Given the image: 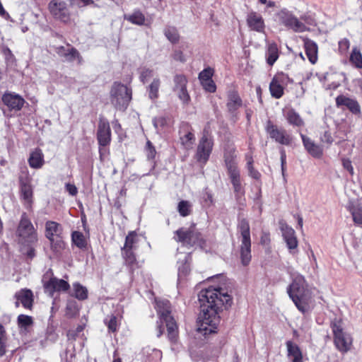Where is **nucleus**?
<instances>
[{"instance_id": "f257e3e1", "label": "nucleus", "mask_w": 362, "mask_h": 362, "mask_svg": "<svg viewBox=\"0 0 362 362\" xmlns=\"http://www.w3.org/2000/svg\"><path fill=\"white\" fill-rule=\"evenodd\" d=\"M212 278L218 279L219 284L216 287L202 290L199 294L201 312L197 331L204 335L216 332L222 306H230L232 303V298L228 294L231 283L222 274Z\"/></svg>"}, {"instance_id": "f03ea898", "label": "nucleus", "mask_w": 362, "mask_h": 362, "mask_svg": "<svg viewBox=\"0 0 362 362\" xmlns=\"http://www.w3.org/2000/svg\"><path fill=\"white\" fill-rule=\"evenodd\" d=\"M132 100V90L127 86L115 82L110 90V101L119 110H125Z\"/></svg>"}, {"instance_id": "7ed1b4c3", "label": "nucleus", "mask_w": 362, "mask_h": 362, "mask_svg": "<svg viewBox=\"0 0 362 362\" xmlns=\"http://www.w3.org/2000/svg\"><path fill=\"white\" fill-rule=\"evenodd\" d=\"M17 235L18 241L25 246H31L38 240L37 231L25 213L21 215Z\"/></svg>"}, {"instance_id": "20e7f679", "label": "nucleus", "mask_w": 362, "mask_h": 362, "mask_svg": "<svg viewBox=\"0 0 362 362\" xmlns=\"http://www.w3.org/2000/svg\"><path fill=\"white\" fill-rule=\"evenodd\" d=\"M177 241L185 243L192 247H199L203 248L205 246V240L202 233L198 231L194 225L188 228H181L175 232Z\"/></svg>"}, {"instance_id": "39448f33", "label": "nucleus", "mask_w": 362, "mask_h": 362, "mask_svg": "<svg viewBox=\"0 0 362 362\" xmlns=\"http://www.w3.org/2000/svg\"><path fill=\"white\" fill-rule=\"evenodd\" d=\"M177 241L185 243L192 247H199L203 248L205 246V240L202 233L198 231L194 225L188 228H181L175 232Z\"/></svg>"}, {"instance_id": "423d86ee", "label": "nucleus", "mask_w": 362, "mask_h": 362, "mask_svg": "<svg viewBox=\"0 0 362 362\" xmlns=\"http://www.w3.org/2000/svg\"><path fill=\"white\" fill-rule=\"evenodd\" d=\"M276 16L279 23L286 28L296 33H303L308 30L307 26L300 21L291 11L286 8L281 9Z\"/></svg>"}, {"instance_id": "0eeeda50", "label": "nucleus", "mask_w": 362, "mask_h": 362, "mask_svg": "<svg viewBox=\"0 0 362 362\" xmlns=\"http://www.w3.org/2000/svg\"><path fill=\"white\" fill-rule=\"evenodd\" d=\"M42 283L46 293L52 297L55 291H67L70 286L63 279H59L54 276L51 269H49L43 275Z\"/></svg>"}, {"instance_id": "6e6552de", "label": "nucleus", "mask_w": 362, "mask_h": 362, "mask_svg": "<svg viewBox=\"0 0 362 362\" xmlns=\"http://www.w3.org/2000/svg\"><path fill=\"white\" fill-rule=\"evenodd\" d=\"M288 294L300 312L305 313L310 310L312 293L308 288L301 290L296 289V291L288 292Z\"/></svg>"}, {"instance_id": "1a4fd4ad", "label": "nucleus", "mask_w": 362, "mask_h": 362, "mask_svg": "<svg viewBox=\"0 0 362 362\" xmlns=\"http://www.w3.org/2000/svg\"><path fill=\"white\" fill-rule=\"evenodd\" d=\"M334 333V342L337 349L341 353H346L350 350L352 344V338L351 336L343 332L341 326L334 322L332 325Z\"/></svg>"}, {"instance_id": "9d476101", "label": "nucleus", "mask_w": 362, "mask_h": 362, "mask_svg": "<svg viewBox=\"0 0 362 362\" xmlns=\"http://www.w3.org/2000/svg\"><path fill=\"white\" fill-rule=\"evenodd\" d=\"M31 182L32 178L28 172H22L19 176L20 194L26 208H30L33 203V187Z\"/></svg>"}, {"instance_id": "9b49d317", "label": "nucleus", "mask_w": 362, "mask_h": 362, "mask_svg": "<svg viewBox=\"0 0 362 362\" xmlns=\"http://www.w3.org/2000/svg\"><path fill=\"white\" fill-rule=\"evenodd\" d=\"M265 129L270 138L276 142L285 146H289L291 144V135L284 129L279 128L270 120L267 121Z\"/></svg>"}, {"instance_id": "f8f14e48", "label": "nucleus", "mask_w": 362, "mask_h": 362, "mask_svg": "<svg viewBox=\"0 0 362 362\" xmlns=\"http://www.w3.org/2000/svg\"><path fill=\"white\" fill-rule=\"evenodd\" d=\"M173 91L184 105H188L190 96L187 90L188 83L187 77L183 74H176L173 78Z\"/></svg>"}, {"instance_id": "ddd939ff", "label": "nucleus", "mask_w": 362, "mask_h": 362, "mask_svg": "<svg viewBox=\"0 0 362 362\" xmlns=\"http://www.w3.org/2000/svg\"><path fill=\"white\" fill-rule=\"evenodd\" d=\"M48 8L55 18L65 23L69 21L70 13L65 1L52 0L48 5Z\"/></svg>"}, {"instance_id": "4468645a", "label": "nucleus", "mask_w": 362, "mask_h": 362, "mask_svg": "<svg viewBox=\"0 0 362 362\" xmlns=\"http://www.w3.org/2000/svg\"><path fill=\"white\" fill-rule=\"evenodd\" d=\"M213 140L207 135L204 134L199 140L196 158L200 163H205L209 160L213 148Z\"/></svg>"}, {"instance_id": "2eb2a0df", "label": "nucleus", "mask_w": 362, "mask_h": 362, "mask_svg": "<svg viewBox=\"0 0 362 362\" xmlns=\"http://www.w3.org/2000/svg\"><path fill=\"white\" fill-rule=\"evenodd\" d=\"M62 233V226L61 224L48 221L45 223V236L49 240L51 243L54 240L57 242L59 248L63 247L64 243L61 240V234Z\"/></svg>"}, {"instance_id": "dca6fc26", "label": "nucleus", "mask_w": 362, "mask_h": 362, "mask_svg": "<svg viewBox=\"0 0 362 362\" xmlns=\"http://www.w3.org/2000/svg\"><path fill=\"white\" fill-rule=\"evenodd\" d=\"M2 102L10 110L15 111L21 110L25 103L20 95L11 92H6L3 95Z\"/></svg>"}, {"instance_id": "f3484780", "label": "nucleus", "mask_w": 362, "mask_h": 362, "mask_svg": "<svg viewBox=\"0 0 362 362\" xmlns=\"http://www.w3.org/2000/svg\"><path fill=\"white\" fill-rule=\"evenodd\" d=\"M97 139L100 146H106L111 141V130L107 121L101 119L98 124Z\"/></svg>"}, {"instance_id": "a211bd4d", "label": "nucleus", "mask_w": 362, "mask_h": 362, "mask_svg": "<svg viewBox=\"0 0 362 362\" xmlns=\"http://www.w3.org/2000/svg\"><path fill=\"white\" fill-rule=\"evenodd\" d=\"M279 228L288 249H296L298 241L294 230L283 221L279 222Z\"/></svg>"}, {"instance_id": "6ab92c4d", "label": "nucleus", "mask_w": 362, "mask_h": 362, "mask_svg": "<svg viewBox=\"0 0 362 362\" xmlns=\"http://www.w3.org/2000/svg\"><path fill=\"white\" fill-rule=\"evenodd\" d=\"M16 301L15 303L16 307H18L20 303L26 308L31 309L33 302V292L29 289H21L16 292L15 294Z\"/></svg>"}, {"instance_id": "aec40b11", "label": "nucleus", "mask_w": 362, "mask_h": 362, "mask_svg": "<svg viewBox=\"0 0 362 362\" xmlns=\"http://www.w3.org/2000/svg\"><path fill=\"white\" fill-rule=\"evenodd\" d=\"M247 24L251 30L258 33L264 31V21L262 17L256 12H250L247 16Z\"/></svg>"}, {"instance_id": "412c9836", "label": "nucleus", "mask_w": 362, "mask_h": 362, "mask_svg": "<svg viewBox=\"0 0 362 362\" xmlns=\"http://www.w3.org/2000/svg\"><path fill=\"white\" fill-rule=\"evenodd\" d=\"M224 163L228 175L240 173V170L238 167L237 156L234 149H230L225 151Z\"/></svg>"}, {"instance_id": "4be33fe9", "label": "nucleus", "mask_w": 362, "mask_h": 362, "mask_svg": "<svg viewBox=\"0 0 362 362\" xmlns=\"http://www.w3.org/2000/svg\"><path fill=\"white\" fill-rule=\"evenodd\" d=\"M238 230L241 234V249H250L251 247V241H250V225L248 221L242 218L239 221L238 225Z\"/></svg>"}, {"instance_id": "5701e85b", "label": "nucleus", "mask_w": 362, "mask_h": 362, "mask_svg": "<svg viewBox=\"0 0 362 362\" xmlns=\"http://www.w3.org/2000/svg\"><path fill=\"white\" fill-rule=\"evenodd\" d=\"M300 137L302 139L303 146L309 154L317 158H319L322 156L323 150L320 145L315 144L311 139L303 134H300Z\"/></svg>"}, {"instance_id": "b1692460", "label": "nucleus", "mask_w": 362, "mask_h": 362, "mask_svg": "<svg viewBox=\"0 0 362 362\" xmlns=\"http://www.w3.org/2000/svg\"><path fill=\"white\" fill-rule=\"evenodd\" d=\"M336 104L337 107H346L353 114L358 115L361 113V107L354 99L341 95L337 97Z\"/></svg>"}, {"instance_id": "393cba45", "label": "nucleus", "mask_w": 362, "mask_h": 362, "mask_svg": "<svg viewBox=\"0 0 362 362\" xmlns=\"http://www.w3.org/2000/svg\"><path fill=\"white\" fill-rule=\"evenodd\" d=\"M227 108L229 112L236 118L238 110L242 107L243 101L239 95L234 91L230 92L228 95Z\"/></svg>"}, {"instance_id": "a878e982", "label": "nucleus", "mask_w": 362, "mask_h": 362, "mask_svg": "<svg viewBox=\"0 0 362 362\" xmlns=\"http://www.w3.org/2000/svg\"><path fill=\"white\" fill-rule=\"evenodd\" d=\"M178 258V279L187 275L189 271L190 254L180 252L177 254Z\"/></svg>"}, {"instance_id": "bb28decb", "label": "nucleus", "mask_w": 362, "mask_h": 362, "mask_svg": "<svg viewBox=\"0 0 362 362\" xmlns=\"http://www.w3.org/2000/svg\"><path fill=\"white\" fill-rule=\"evenodd\" d=\"M44 155L40 148H35L30 154L28 163L32 168L39 169L44 165Z\"/></svg>"}, {"instance_id": "cd10ccee", "label": "nucleus", "mask_w": 362, "mask_h": 362, "mask_svg": "<svg viewBox=\"0 0 362 362\" xmlns=\"http://www.w3.org/2000/svg\"><path fill=\"white\" fill-rule=\"evenodd\" d=\"M58 54L64 57L66 61L73 62L77 59L78 64L82 63V57L78 50L74 47L66 49L64 47H61L59 48Z\"/></svg>"}, {"instance_id": "c85d7f7f", "label": "nucleus", "mask_w": 362, "mask_h": 362, "mask_svg": "<svg viewBox=\"0 0 362 362\" xmlns=\"http://www.w3.org/2000/svg\"><path fill=\"white\" fill-rule=\"evenodd\" d=\"M233 191L237 199L240 198L245 194V189L241 182L240 172L228 175Z\"/></svg>"}, {"instance_id": "c756f323", "label": "nucleus", "mask_w": 362, "mask_h": 362, "mask_svg": "<svg viewBox=\"0 0 362 362\" xmlns=\"http://www.w3.org/2000/svg\"><path fill=\"white\" fill-rule=\"evenodd\" d=\"M305 54L309 61L313 64H315L317 60V45L311 40L306 39L304 42Z\"/></svg>"}, {"instance_id": "7c9ffc66", "label": "nucleus", "mask_w": 362, "mask_h": 362, "mask_svg": "<svg viewBox=\"0 0 362 362\" xmlns=\"http://www.w3.org/2000/svg\"><path fill=\"white\" fill-rule=\"evenodd\" d=\"M288 356L292 357V362H303V354L300 347L291 341L286 343Z\"/></svg>"}, {"instance_id": "2f4dec72", "label": "nucleus", "mask_w": 362, "mask_h": 362, "mask_svg": "<svg viewBox=\"0 0 362 362\" xmlns=\"http://www.w3.org/2000/svg\"><path fill=\"white\" fill-rule=\"evenodd\" d=\"M161 320L165 321L166 324L168 336L169 339L171 341H175L177 337V326L174 318L170 315L162 318Z\"/></svg>"}, {"instance_id": "473e14b6", "label": "nucleus", "mask_w": 362, "mask_h": 362, "mask_svg": "<svg viewBox=\"0 0 362 362\" xmlns=\"http://www.w3.org/2000/svg\"><path fill=\"white\" fill-rule=\"evenodd\" d=\"M161 81L158 76L154 77L151 83L146 87L148 97L153 101L159 97V88Z\"/></svg>"}, {"instance_id": "72a5a7b5", "label": "nucleus", "mask_w": 362, "mask_h": 362, "mask_svg": "<svg viewBox=\"0 0 362 362\" xmlns=\"http://www.w3.org/2000/svg\"><path fill=\"white\" fill-rule=\"evenodd\" d=\"M353 221L356 225L362 224V202H351L349 206Z\"/></svg>"}, {"instance_id": "f704fd0d", "label": "nucleus", "mask_w": 362, "mask_h": 362, "mask_svg": "<svg viewBox=\"0 0 362 362\" xmlns=\"http://www.w3.org/2000/svg\"><path fill=\"white\" fill-rule=\"evenodd\" d=\"M287 122L294 127H301L304 125V121L300 115L293 109L288 110L285 114Z\"/></svg>"}, {"instance_id": "c9c22d12", "label": "nucleus", "mask_w": 362, "mask_h": 362, "mask_svg": "<svg viewBox=\"0 0 362 362\" xmlns=\"http://www.w3.org/2000/svg\"><path fill=\"white\" fill-rule=\"evenodd\" d=\"M156 309L160 319L170 316V303L168 300H156Z\"/></svg>"}, {"instance_id": "e433bc0d", "label": "nucleus", "mask_w": 362, "mask_h": 362, "mask_svg": "<svg viewBox=\"0 0 362 362\" xmlns=\"http://www.w3.org/2000/svg\"><path fill=\"white\" fill-rule=\"evenodd\" d=\"M144 238L138 235L135 232H131L126 238L125 245L123 249H136L139 247V242L144 241Z\"/></svg>"}, {"instance_id": "4c0bfd02", "label": "nucleus", "mask_w": 362, "mask_h": 362, "mask_svg": "<svg viewBox=\"0 0 362 362\" xmlns=\"http://www.w3.org/2000/svg\"><path fill=\"white\" fill-rule=\"evenodd\" d=\"M17 323L21 332H28L33 325V320L31 316L21 314L18 316Z\"/></svg>"}, {"instance_id": "58836bf2", "label": "nucleus", "mask_w": 362, "mask_h": 362, "mask_svg": "<svg viewBox=\"0 0 362 362\" xmlns=\"http://www.w3.org/2000/svg\"><path fill=\"white\" fill-rule=\"evenodd\" d=\"M308 288V284L302 275L297 274L293 280L291 284L287 288V292L296 291V289H305Z\"/></svg>"}, {"instance_id": "ea45409f", "label": "nucleus", "mask_w": 362, "mask_h": 362, "mask_svg": "<svg viewBox=\"0 0 362 362\" xmlns=\"http://www.w3.org/2000/svg\"><path fill=\"white\" fill-rule=\"evenodd\" d=\"M124 19L132 24L143 25L145 23V16L140 11H134L132 13L124 16Z\"/></svg>"}, {"instance_id": "a19ab883", "label": "nucleus", "mask_w": 362, "mask_h": 362, "mask_svg": "<svg viewBox=\"0 0 362 362\" xmlns=\"http://www.w3.org/2000/svg\"><path fill=\"white\" fill-rule=\"evenodd\" d=\"M267 62L272 66L279 58V49L275 43L269 44L267 51Z\"/></svg>"}, {"instance_id": "79ce46f5", "label": "nucleus", "mask_w": 362, "mask_h": 362, "mask_svg": "<svg viewBox=\"0 0 362 362\" xmlns=\"http://www.w3.org/2000/svg\"><path fill=\"white\" fill-rule=\"evenodd\" d=\"M73 290L74 294L73 296L80 300H83L88 298V290L87 288L82 286L81 284L76 282L73 284Z\"/></svg>"}, {"instance_id": "37998d69", "label": "nucleus", "mask_w": 362, "mask_h": 362, "mask_svg": "<svg viewBox=\"0 0 362 362\" xmlns=\"http://www.w3.org/2000/svg\"><path fill=\"white\" fill-rule=\"evenodd\" d=\"M284 87L272 78L269 84V90L272 97L278 99L284 95Z\"/></svg>"}, {"instance_id": "c03bdc74", "label": "nucleus", "mask_w": 362, "mask_h": 362, "mask_svg": "<svg viewBox=\"0 0 362 362\" xmlns=\"http://www.w3.org/2000/svg\"><path fill=\"white\" fill-rule=\"evenodd\" d=\"M245 158L247 160L246 168L248 170L249 176L255 180H259L261 177V174L258 170L254 168L252 156L250 154H246Z\"/></svg>"}, {"instance_id": "a18cd8bd", "label": "nucleus", "mask_w": 362, "mask_h": 362, "mask_svg": "<svg viewBox=\"0 0 362 362\" xmlns=\"http://www.w3.org/2000/svg\"><path fill=\"white\" fill-rule=\"evenodd\" d=\"M71 240L74 245L79 249H82L86 247V239L81 232H73L71 234Z\"/></svg>"}, {"instance_id": "49530a36", "label": "nucleus", "mask_w": 362, "mask_h": 362, "mask_svg": "<svg viewBox=\"0 0 362 362\" xmlns=\"http://www.w3.org/2000/svg\"><path fill=\"white\" fill-rule=\"evenodd\" d=\"M192 204L189 201L182 200L178 203L177 211L180 216L185 217L192 212Z\"/></svg>"}, {"instance_id": "de8ad7c7", "label": "nucleus", "mask_w": 362, "mask_h": 362, "mask_svg": "<svg viewBox=\"0 0 362 362\" xmlns=\"http://www.w3.org/2000/svg\"><path fill=\"white\" fill-rule=\"evenodd\" d=\"M350 62L358 69L362 68V54L356 48H354L350 56Z\"/></svg>"}, {"instance_id": "09e8293b", "label": "nucleus", "mask_w": 362, "mask_h": 362, "mask_svg": "<svg viewBox=\"0 0 362 362\" xmlns=\"http://www.w3.org/2000/svg\"><path fill=\"white\" fill-rule=\"evenodd\" d=\"M164 33L165 37L172 43H176L179 40V34L177 29L175 27L168 26L165 30Z\"/></svg>"}, {"instance_id": "8fccbe9b", "label": "nucleus", "mask_w": 362, "mask_h": 362, "mask_svg": "<svg viewBox=\"0 0 362 362\" xmlns=\"http://www.w3.org/2000/svg\"><path fill=\"white\" fill-rule=\"evenodd\" d=\"M181 144L186 149L192 148L195 140L194 135L188 132L180 138Z\"/></svg>"}, {"instance_id": "3c124183", "label": "nucleus", "mask_w": 362, "mask_h": 362, "mask_svg": "<svg viewBox=\"0 0 362 362\" xmlns=\"http://www.w3.org/2000/svg\"><path fill=\"white\" fill-rule=\"evenodd\" d=\"M154 76V71L148 68L144 67L140 70L139 79L145 83L148 79Z\"/></svg>"}, {"instance_id": "603ef678", "label": "nucleus", "mask_w": 362, "mask_h": 362, "mask_svg": "<svg viewBox=\"0 0 362 362\" xmlns=\"http://www.w3.org/2000/svg\"><path fill=\"white\" fill-rule=\"evenodd\" d=\"M6 331L4 327L0 324V356L6 353Z\"/></svg>"}, {"instance_id": "864d4df0", "label": "nucleus", "mask_w": 362, "mask_h": 362, "mask_svg": "<svg viewBox=\"0 0 362 362\" xmlns=\"http://www.w3.org/2000/svg\"><path fill=\"white\" fill-rule=\"evenodd\" d=\"M273 78L275 80V81L280 83L284 87L292 81L287 74L282 72L276 74Z\"/></svg>"}, {"instance_id": "5fc2aeb1", "label": "nucleus", "mask_w": 362, "mask_h": 362, "mask_svg": "<svg viewBox=\"0 0 362 362\" xmlns=\"http://www.w3.org/2000/svg\"><path fill=\"white\" fill-rule=\"evenodd\" d=\"M105 323L107 325L108 329L112 332L117 331V317L115 315H110L105 320Z\"/></svg>"}, {"instance_id": "6e6d98bb", "label": "nucleus", "mask_w": 362, "mask_h": 362, "mask_svg": "<svg viewBox=\"0 0 362 362\" xmlns=\"http://www.w3.org/2000/svg\"><path fill=\"white\" fill-rule=\"evenodd\" d=\"M122 256L124 259L125 263L128 265L132 266L136 262V257L133 250H124Z\"/></svg>"}, {"instance_id": "4d7b16f0", "label": "nucleus", "mask_w": 362, "mask_h": 362, "mask_svg": "<svg viewBox=\"0 0 362 362\" xmlns=\"http://www.w3.org/2000/svg\"><path fill=\"white\" fill-rule=\"evenodd\" d=\"M251 250H240V256L241 262L244 266L247 265L251 260Z\"/></svg>"}, {"instance_id": "13d9d810", "label": "nucleus", "mask_w": 362, "mask_h": 362, "mask_svg": "<svg viewBox=\"0 0 362 362\" xmlns=\"http://www.w3.org/2000/svg\"><path fill=\"white\" fill-rule=\"evenodd\" d=\"M146 156L148 159H154L156 151L153 146L152 143L150 141H147L146 146Z\"/></svg>"}, {"instance_id": "bf43d9fd", "label": "nucleus", "mask_w": 362, "mask_h": 362, "mask_svg": "<svg viewBox=\"0 0 362 362\" xmlns=\"http://www.w3.org/2000/svg\"><path fill=\"white\" fill-rule=\"evenodd\" d=\"M212 72L210 69H205L199 74V78L202 83L211 80Z\"/></svg>"}, {"instance_id": "052dcab7", "label": "nucleus", "mask_w": 362, "mask_h": 362, "mask_svg": "<svg viewBox=\"0 0 362 362\" xmlns=\"http://www.w3.org/2000/svg\"><path fill=\"white\" fill-rule=\"evenodd\" d=\"M350 47L349 40L347 38H344L339 42V51L341 54L346 53Z\"/></svg>"}, {"instance_id": "680f3d73", "label": "nucleus", "mask_w": 362, "mask_h": 362, "mask_svg": "<svg viewBox=\"0 0 362 362\" xmlns=\"http://www.w3.org/2000/svg\"><path fill=\"white\" fill-rule=\"evenodd\" d=\"M153 123L155 128L158 131L160 128L167 124V119L163 117H156L153 119Z\"/></svg>"}, {"instance_id": "e2e57ef3", "label": "nucleus", "mask_w": 362, "mask_h": 362, "mask_svg": "<svg viewBox=\"0 0 362 362\" xmlns=\"http://www.w3.org/2000/svg\"><path fill=\"white\" fill-rule=\"evenodd\" d=\"M202 198L204 200L205 205L210 206L213 204L212 194L206 189L203 191Z\"/></svg>"}, {"instance_id": "0e129e2a", "label": "nucleus", "mask_w": 362, "mask_h": 362, "mask_svg": "<svg viewBox=\"0 0 362 362\" xmlns=\"http://www.w3.org/2000/svg\"><path fill=\"white\" fill-rule=\"evenodd\" d=\"M320 141L322 143H325L330 145L334 141V139L332 136L331 133L329 131H325L324 134L321 135Z\"/></svg>"}, {"instance_id": "69168bd1", "label": "nucleus", "mask_w": 362, "mask_h": 362, "mask_svg": "<svg viewBox=\"0 0 362 362\" xmlns=\"http://www.w3.org/2000/svg\"><path fill=\"white\" fill-rule=\"evenodd\" d=\"M202 84L208 92L214 93L216 91V85L212 80H208V81L203 82Z\"/></svg>"}, {"instance_id": "338daca9", "label": "nucleus", "mask_w": 362, "mask_h": 362, "mask_svg": "<svg viewBox=\"0 0 362 362\" xmlns=\"http://www.w3.org/2000/svg\"><path fill=\"white\" fill-rule=\"evenodd\" d=\"M270 234L268 232L262 231L260 237V243L263 246H267L270 243Z\"/></svg>"}, {"instance_id": "774afa93", "label": "nucleus", "mask_w": 362, "mask_h": 362, "mask_svg": "<svg viewBox=\"0 0 362 362\" xmlns=\"http://www.w3.org/2000/svg\"><path fill=\"white\" fill-rule=\"evenodd\" d=\"M341 161L344 168L348 170L351 175H354V171L351 161L349 158H343Z\"/></svg>"}]
</instances>
